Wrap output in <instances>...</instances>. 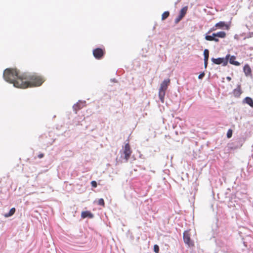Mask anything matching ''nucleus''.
<instances>
[{"mask_svg":"<svg viewBox=\"0 0 253 253\" xmlns=\"http://www.w3.org/2000/svg\"><path fill=\"white\" fill-rule=\"evenodd\" d=\"M227 80H228L229 81H230L231 80V78L230 77H227Z\"/></svg>","mask_w":253,"mask_h":253,"instance_id":"obj_31","label":"nucleus"},{"mask_svg":"<svg viewBox=\"0 0 253 253\" xmlns=\"http://www.w3.org/2000/svg\"><path fill=\"white\" fill-rule=\"evenodd\" d=\"M204 59L208 60L209 56V51L208 49H206L204 51Z\"/></svg>","mask_w":253,"mask_h":253,"instance_id":"obj_19","label":"nucleus"},{"mask_svg":"<svg viewBox=\"0 0 253 253\" xmlns=\"http://www.w3.org/2000/svg\"><path fill=\"white\" fill-rule=\"evenodd\" d=\"M15 211H16V210H15V208H11L10 210V211H9L8 213H5L4 214V217H10V216H12L15 213Z\"/></svg>","mask_w":253,"mask_h":253,"instance_id":"obj_16","label":"nucleus"},{"mask_svg":"<svg viewBox=\"0 0 253 253\" xmlns=\"http://www.w3.org/2000/svg\"><path fill=\"white\" fill-rule=\"evenodd\" d=\"M245 102L249 104L251 107H253V100L249 97H247L245 98Z\"/></svg>","mask_w":253,"mask_h":253,"instance_id":"obj_15","label":"nucleus"},{"mask_svg":"<svg viewBox=\"0 0 253 253\" xmlns=\"http://www.w3.org/2000/svg\"><path fill=\"white\" fill-rule=\"evenodd\" d=\"M91 185L93 187H97V182L95 181H92L91 182Z\"/></svg>","mask_w":253,"mask_h":253,"instance_id":"obj_25","label":"nucleus"},{"mask_svg":"<svg viewBox=\"0 0 253 253\" xmlns=\"http://www.w3.org/2000/svg\"><path fill=\"white\" fill-rule=\"evenodd\" d=\"M236 57L235 56H230L228 60H229V63L231 64L235 65V66H239L240 63L236 60Z\"/></svg>","mask_w":253,"mask_h":253,"instance_id":"obj_10","label":"nucleus"},{"mask_svg":"<svg viewBox=\"0 0 253 253\" xmlns=\"http://www.w3.org/2000/svg\"><path fill=\"white\" fill-rule=\"evenodd\" d=\"M204 76H205V73L204 72H203L199 75L198 78L199 79H202L204 77Z\"/></svg>","mask_w":253,"mask_h":253,"instance_id":"obj_26","label":"nucleus"},{"mask_svg":"<svg viewBox=\"0 0 253 253\" xmlns=\"http://www.w3.org/2000/svg\"><path fill=\"white\" fill-rule=\"evenodd\" d=\"M97 204L98 205L101 206L103 207H105V202L102 198L99 199L98 200Z\"/></svg>","mask_w":253,"mask_h":253,"instance_id":"obj_20","label":"nucleus"},{"mask_svg":"<svg viewBox=\"0 0 253 253\" xmlns=\"http://www.w3.org/2000/svg\"><path fill=\"white\" fill-rule=\"evenodd\" d=\"M213 41L216 42H218L219 41V40L216 38V37H214Z\"/></svg>","mask_w":253,"mask_h":253,"instance_id":"obj_29","label":"nucleus"},{"mask_svg":"<svg viewBox=\"0 0 253 253\" xmlns=\"http://www.w3.org/2000/svg\"><path fill=\"white\" fill-rule=\"evenodd\" d=\"M170 82L169 79L164 80L161 84L159 91V96L162 103L164 102L166 91Z\"/></svg>","mask_w":253,"mask_h":253,"instance_id":"obj_3","label":"nucleus"},{"mask_svg":"<svg viewBox=\"0 0 253 253\" xmlns=\"http://www.w3.org/2000/svg\"><path fill=\"white\" fill-rule=\"evenodd\" d=\"M154 251L156 253H159V247L157 245H155L154 246Z\"/></svg>","mask_w":253,"mask_h":253,"instance_id":"obj_23","label":"nucleus"},{"mask_svg":"<svg viewBox=\"0 0 253 253\" xmlns=\"http://www.w3.org/2000/svg\"><path fill=\"white\" fill-rule=\"evenodd\" d=\"M216 29V28H214V27H213V28L211 29V31H214V30H215Z\"/></svg>","mask_w":253,"mask_h":253,"instance_id":"obj_30","label":"nucleus"},{"mask_svg":"<svg viewBox=\"0 0 253 253\" xmlns=\"http://www.w3.org/2000/svg\"><path fill=\"white\" fill-rule=\"evenodd\" d=\"M183 240L184 243L188 245L189 247H194V243L190 239V235L188 231H185L183 233Z\"/></svg>","mask_w":253,"mask_h":253,"instance_id":"obj_7","label":"nucleus"},{"mask_svg":"<svg viewBox=\"0 0 253 253\" xmlns=\"http://www.w3.org/2000/svg\"><path fill=\"white\" fill-rule=\"evenodd\" d=\"M44 156V154H40L39 155H38V158H40V159H41L42 158H43Z\"/></svg>","mask_w":253,"mask_h":253,"instance_id":"obj_28","label":"nucleus"},{"mask_svg":"<svg viewBox=\"0 0 253 253\" xmlns=\"http://www.w3.org/2000/svg\"><path fill=\"white\" fill-rule=\"evenodd\" d=\"M215 27H218V28H222L224 27H226V29H228L229 26L223 21H220L215 25Z\"/></svg>","mask_w":253,"mask_h":253,"instance_id":"obj_11","label":"nucleus"},{"mask_svg":"<svg viewBox=\"0 0 253 253\" xmlns=\"http://www.w3.org/2000/svg\"><path fill=\"white\" fill-rule=\"evenodd\" d=\"M232 135V129H230L227 131V137L228 138H230L231 137Z\"/></svg>","mask_w":253,"mask_h":253,"instance_id":"obj_22","label":"nucleus"},{"mask_svg":"<svg viewBox=\"0 0 253 253\" xmlns=\"http://www.w3.org/2000/svg\"><path fill=\"white\" fill-rule=\"evenodd\" d=\"M23 74L20 75L19 71L16 69H6L3 73L4 80L18 88L20 86L16 85V83H21L20 80H23Z\"/></svg>","mask_w":253,"mask_h":253,"instance_id":"obj_2","label":"nucleus"},{"mask_svg":"<svg viewBox=\"0 0 253 253\" xmlns=\"http://www.w3.org/2000/svg\"><path fill=\"white\" fill-rule=\"evenodd\" d=\"M105 53V49L101 48H96L93 50V55L94 57L97 59H101Z\"/></svg>","mask_w":253,"mask_h":253,"instance_id":"obj_6","label":"nucleus"},{"mask_svg":"<svg viewBox=\"0 0 253 253\" xmlns=\"http://www.w3.org/2000/svg\"><path fill=\"white\" fill-rule=\"evenodd\" d=\"M244 71L246 76L251 74V69L248 65H246L244 67Z\"/></svg>","mask_w":253,"mask_h":253,"instance_id":"obj_14","label":"nucleus"},{"mask_svg":"<svg viewBox=\"0 0 253 253\" xmlns=\"http://www.w3.org/2000/svg\"><path fill=\"white\" fill-rule=\"evenodd\" d=\"M131 153L132 151L131 150L130 146L129 143H127L125 144L124 149L123 150V154L124 155V159L125 160L126 162L128 161Z\"/></svg>","mask_w":253,"mask_h":253,"instance_id":"obj_5","label":"nucleus"},{"mask_svg":"<svg viewBox=\"0 0 253 253\" xmlns=\"http://www.w3.org/2000/svg\"><path fill=\"white\" fill-rule=\"evenodd\" d=\"M212 35L215 37H218L220 38H224L226 36V33L225 32L220 31L218 32L217 33H213Z\"/></svg>","mask_w":253,"mask_h":253,"instance_id":"obj_12","label":"nucleus"},{"mask_svg":"<svg viewBox=\"0 0 253 253\" xmlns=\"http://www.w3.org/2000/svg\"><path fill=\"white\" fill-rule=\"evenodd\" d=\"M83 106V103L82 102H78L76 104L74 105L73 107L75 109V110L77 112V111L79 110Z\"/></svg>","mask_w":253,"mask_h":253,"instance_id":"obj_17","label":"nucleus"},{"mask_svg":"<svg viewBox=\"0 0 253 253\" xmlns=\"http://www.w3.org/2000/svg\"><path fill=\"white\" fill-rule=\"evenodd\" d=\"M230 57L229 54H227L225 58H211V61L214 64L219 65L222 64L223 66H226L228 61L229 58Z\"/></svg>","mask_w":253,"mask_h":253,"instance_id":"obj_4","label":"nucleus"},{"mask_svg":"<svg viewBox=\"0 0 253 253\" xmlns=\"http://www.w3.org/2000/svg\"><path fill=\"white\" fill-rule=\"evenodd\" d=\"M233 95L236 97H239L242 93L241 87L240 85H238L233 91Z\"/></svg>","mask_w":253,"mask_h":253,"instance_id":"obj_8","label":"nucleus"},{"mask_svg":"<svg viewBox=\"0 0 253 253\" xmlns=\"http://www.w3.org/2000/svg\"><path fill=\"white\" fill-rule=\"evenodd\" d=\"M169 12L168 11L164 12L162 15V20H165L169 16Z\"/></svg>","mask_w":253,"mask_h":253,"instance_id":"obj_18","label":"nucleus"},{"mask_svg":"<svg viewBox=\"0 0 253 253\" xmlns=\"http://www.w3.org/2000/svg\"><path fill=\"white\" fill-rule=\"evenodd\" d=\"M44 80L43 78L36 74H29L23 73V80H20L21 83H16L18 86L21 88H26L28 87L39 86L42 84Z\"/></svg>","mask_w":253,"mask_h":253,"instance_id":"obj_1","label":"nucleus"},{"mask_svg":"<svg viewBox=\"0 0 253 253\" xmlns=\"http://www.w3.org/2000/svg\"><path fill=\"white\" fill-rule=\"evenodd\" d=\"M214 37L213 36V35L212 36H206L205 37V39L207 41H212L213 40V38H214Z\"/></svg>","mask_w":253,"mask_h":253,"instance_id":"obj_21","label":"nucleus"},{"mask_svg":"<svg viewBox=\"0 0 253 253\" xmlns=\"http://www.w3.org/2000/svg\"><path fill=\"white\" fill-rule=\"evenodd\" d=\"M183 18L182 17H180V15H178L177 16V17H176L175 19V23L176 24L178 23V22H179V21L182 19Z\"/></svg>","mask_w":253,"mask_h":253,"instance_id":"obj_24","label":"nucleus"},{"mask_svg":"<svg viewBox=\"0 0 253 253\" xmlns=\"http://www.w3.org/2000/svg\"><path fill=\"white\" fill-rule=\"evenodd\" d=\"M187 10H188L187 6H185L183 7L180 10L179 15H180V17H182V18H183L184 17V16L185 15V14L187 11Z\"/></svg>","mask_w":253,"mask_h":253,"instance_id":"obj_13","label":"nucleus"},{"mask_svg":"<svg viewBox=\"0 0 253 253\" xmlns=\"http://www.w3.org/2000/svg\"><path fill=\"white\" fill-rule=\"evenodd\" d=\"M208 60H206V59H204V65H205V68H207V65H208Z\"/></svg>","mask_w":253,"mask_h":253,"instance_id":"obj_27","label":"nucleus"},{"mask_svg":"<svg viewBox=\"0 0 253 253\" xmlns=\"http://www.w3.org/2000/svg\"><path fill=\"white\" fill-rule=\"evenodd\" d=\"M81 217L83 218H85L86 217L92 218L93 217V214L89 211H84L82 212Z\"/></svg>","mask_w":253,"mask_h":253,"instance_id":"obj_9","label":"nucleus"}]
</instances>
